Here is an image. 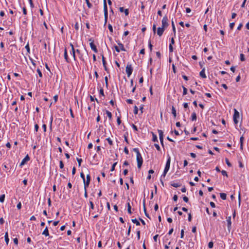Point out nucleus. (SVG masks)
Instances as JSON below:
<instances>
[{
    "label": "nucleus",
    "mask_w": 249,
    "mask_h": 249,
    "mask_svg": "<svg viewBox=\"0 0 249 249\" xmlns=\"http://www.w3.org/2000/svg\"><path fill=\"white\" fill-rule=\"evenodd\" d=\"M165 28H163V27H159L157 29V34L158 36H161L165 30Z\"/></svg>",
    "instance_id": "10"
},
{
    "label": "nucleus",
    "mask_w": 249,
    "mask_h": 249,
    "mask_svg": "<svg viewBox=\"0 0 249 249\" xmlns=\"http://www.w3.org/2000/svg\"><path fill=\"white\" fill-rule=\"evenodd\" d=\"M118 44L120 47V50L123 51H126V50L124 49V45L121 43L120 42H118Z\"/></svg>",
    "instance_id": "17"
},
{
    "label": "nucleus",
    "mask_w": 249,
    "mask_h": 249,
    "mask_svg": "<svg viewBox=\"0 0 249 249\" xmlns=\"http://www.w3.org/2000/svg\"><path fill=\"white\" fill-rule=\"evenodd\" d=\"M5 199V195H2L0 196V202H3Z\"/></svg>",
    "instance_id": "36"
},
{
    "label": "nucleus",
    "mask_w": 249,
    "mask_h": 249,
    "mask_svg": "<svg viewBox=\"0 0 249 249\" xmlns=\"http://www.w3.org/2000/svg\"><path fill=\"white\" fill-rule=\"evenodd\" d=\"M76 53H77L79 55V57L80 59L82 61H83V62H85V60H84V58H83V54H82L81 53V51H80L79 50L77 49V50H76Z\"/></svg>",
    "instance_id": "12"
},
{
    "label": "nucleus",
    "mask_w": 249,
    "mask_h": 249,
    "mask_svg": "<svg viewBox=\"0 0 249 249\" xmlns=\"http://www.w3.org/2000/svg\"><path fill=\"white\" fill-rule=\"evenodd\" d=\"M183 200L186 203L189 201V198L186 196L183 197Z\"/></svg>",
    "instance_id": "56"
},
{
    "label": "nucleus",
    "mask_w": 249,
    "mask_h": 249,
    "mask_svg": "<svg viewBox=\"0 0 249 249\" xmlns=\"http://www.w3.org/2000/svg\"><path fill=\"white\" fill-rule=\"evenodd\" d=\"M126 102L128 103V104H133V101L132 100V99H128L126 100Z\"/></svg>",
    "instance_id": "51"
},
{
    "label": "nucleus",
    "mask_w": 249,
    "mask_h": 249,
    "mask_svg": "<svg viewBox=\"0 0 249 249\" xmlns=\"http://www.w3.org/2000/svg\"><path fill=\"white\" fill-rule=\"evenodd\" d=\"M152 29H153V31L154 33L155 34L156 31V24H154L153 25Z\"/></svg>",
    "instance_id": "59"
},
{
    "label": "nucleus",
    "mask_w": 249,
    "mask_h": 249,
    "mask_svg": "<svg viewBox=\"0 0 249 249\" xmlns=\"http://www.w3.org/2000/svg\"><path fill=\"white\" fill-rule=\"evenodd\" d=\"M220 197L223 200H226L227 198V195L225 193H222L220 194Z\"/></svg>",
    "instance_id": "22"
},
{
    "label": "nucleus",
    "mask_w": 249,
    "mask_h": 249,
    "mask_svg": "<svg viewBox=\"0 0 249 249\" xmlns=\"http://www.w3.org/2000/svg\"><path fill=\"white\" fill-rule=\"evenodd\" d=\"M77 160L78 161L79 166H80L81 162H82V160L81 159L77 158Z\"/></svg>",
    "instance_id": "52"
},
{
    "label": "nucleus",
    "mask_w": 249,
    "mask_h": 249,
    "mask_svg": "<svg viewBox=\"0 0 249 249\" xmlns=\"http://www.w3.org/2000/svg\"><path fill=\"white\" fill-rule=\"evenodd\" d=\"M30 160V158L28 155H27L22 160L21 163H20V166L22 167L23 165H24L27 161H29Z\"/></svg>",
    "instance_id": "9"
},
{
    "label": "nucleus",
    "mask_w": 249,
    "mask_h": 249,
    "mask_svg": "<svg viewBox=\"0 0 249 249\" xmlns=\"http://www.w3.org/2000/svg\"><path fill=\"white\" fill-rule=\"evenodd\" d=\"M74 28L76 30H78L79 29V26L77 22H76L74 25Z\"/></svg>",
    "instance_id": "64"
},
{
    "label": "nucleus",
    "mask_w": 249,
    "mask_h": 249,
    "mask_svg": "<svg viewBox=\"0 0 249 249\" xmlns=\"http://www.w3.org/2000/svg\"><path fill=\"white\" fill-rule=\"evenodd\" d=\"M240 59L241 61H244L245 60V58L244 54L243 53H241L240 55Z\"/></svg>",
    "instance_id": "35"
},
{
    "label": "nucleus",
    "mask_w": 249,
    "mask_h": 249,
    "mask_svg": "<svg viewBox=\"0 0 249 249\" xmlns=\"http://www.w3.org/2000/svg\"><path fill=\"white\" fill-rule=\"evenodd\" d=\"M152 136H153L152 141L154 142H158V141L157 136L153 132H152Z\"/></svg>",
    "instance_id": "23"
},
{
    "label": "nucleus",
    "mask_w": 249,
    "mask_h": 249,
    "mask_svg": "<svg viewBox=\"0 0 249 249\" xmlns=\"http://www.w3.org/2000/svg\"><path fill=\"white\" fill-rule=\"evenodd\" d=\"M104 13L108 12L107 2H105V3H104Z\"/></svg>",
    "instance_id": "33"
},
{
    "label": "nucleus",
    "mask_w": 249,
    "mask_h": 249,
    "mask_svg": "<svg viewBox=\"0 0 249 249\" xmlns=\"http://www.w3.org/2000/svg\"><path fill=\"white\" fill-rule=\"evenodd\" d=\"M42 234L44 235L45 236H49V232L47 227H46L45 230L43 231Z\"/></svg>",
    "instance_id": "15"
},
{
    "label": "nucleus",
    "mask_w": 249,
    "mask_h": 249,
    "mask_svg": "<svg viewBox=\"0 0 249 249\" xmlns=\"http://www.w3.org/2000/svg\"><path fill=\"white\" fill-rule=\"evenodd\" d=\"M172 113L173 114L174 118H176L177 116L176 110L175 107L173 106L172 107Z\"/></svg>",
    "instance_id": "20"
},
{
    "label": "nucleus",
    "mask_w": 249,
    "mask_h": 249,
    "mask_svg": "<svg viewBox=\"0 0 249 249\" xmlns=\"http://www.w3.org/2000/svg\"><path fill=\"white\" fill-rule=\"evenodd\" d=\"M234 112L233 116V121L235 124H237L238 123V120H237L238 118H239V113L238 111L236 109H234Z\"/></svg>",
    "instance_id": "6"
},
{
    "label": "nucleus",
    "mask_w": 249,
    "mask_h": 249,
    "mask_svg": "<svg viewBox=\"0 0 249 249\" xmlns=\"http://www.w3.org/2000/svg\"><path fill=\"white\" fill-rule=\"evenodd\" d=\"M154 146H155V147L156 148L157 150H158V151H160V146H159V145L158 144L155 143L154 144Z\"/></svg>",
    "instance_id": "53"
},
{
    "label": "nucleus",
    "mask_w": 249,
    "mask_h": 249,
    "mask_svg": "<svg viewBox=\"0 0 249 249\" xmlns=\"http://www.w3.org/2000/svg\"><path fill=\"white\" fill-rule=\"evenodd\" d=\"M138 113V108L136 106H135L134 107V113L135 114H137Z\"/></svg>",
    "instance_id": "41"
},
{
    "label": "nucleus",
    "mask_w": 249,
    "mask_h": 249,
    "mask_svg": "<svg viewBox=\"0 0 249 249\" xmlns=\"http://www.w3.org/2000/svg\"><path fill=\"white\" fill-rule=\"evenodd\" d=\"M137 166L138 168H141L143 163V159L141 154L137 155Z\"/></svg>",
    "instance_id": "2"
},
{
    "label": "nucleus",
    "mask_w": 249,
    "mask_h": 249,
    "mask_svg": "<svg viewBox=\"0 0 249 249\" xmlns=\"http://www.w3.org/2000/svg\"><path fill=\"white\" fill-rule=\"evenodd\" d=\"M196 112H194L192 113L191 115V120L192 121H196Z\"/></svg>",
    "instance_id": "19"
},
{
    "label": "nucleus",
    "mask_w": 249,
    "mask_h": 249,
    "mask_svg": "<svg viewBox=\"0 0 249 249\" xmlns=\"http://www.w3.org/2000/svg\"><path fill=\"white\" fill-rule=\"evenodd\" d=\"M80 177L83 179V181H85V178L83 173L82 172L80 173Z\"/></svg>",
    "instance_id": "58"
},
{
    "label": "nucleus",
    "mask_w": 249,
    "mask_h": 249,
    "mask_svg": "<svg viewBox=\"0 0 249 249\" xmlns=\"http://www.w3.org/2000/svg\"><path fill=\"white\" fill-rule=\"evenodd\" d=\"M106 114L107 116V117L109 118V120H111L112 119V113L108 110H106Z\"/></svg>",
    "instance_id": "25"
},
{
    "label": "nucleus",
    "mask_w": 249,
    "mask_h": 249,
    "mask_svg": "<svg viewBox=\"0 0 249 249\" xmlns=\"http://www.w3.org/2000/svg\"><path fill=\"white\" fill-rule=\"evenodd\" d=\"M172 27L173 31L174 34V36H176V28H175V24H174V21H173V20H172Z\"/></svg>",
    "instance_id": "26"
},
{
    "label": "nucleus",
    "mask_w": 249,
    "mask_h": 249,
    "mask_svg": "<svg viewBox=\"0 0 249 249\" xmlns=\"http://www.w3.org/2000/svg\"><path fill=\"white\" fill-rule=\"evenodd\" d=\"M86 0V2L87 4V6L89 8H91L92 7V4L90 3L89 0Z\"/></svg>",
    "instance_id": "37"
},
{
    "label": "nucleus",
    "mask_w": 249,
    "mask_h": 249,
    "mask_svg": "<svg viewBox=\"0 0 249 249\" xmlns=\"http://www.w3.org/2000/svg\"><path fill=\"white\" fill-rule=\"evenodd\" d=\"M4 238H5V242H6V244L8 245V243H9V239L8 238V235L7 232H6L5 233Z\"/></svg>",
    "instance_id": "21"
},
{
    "label": "nucleus",
    "mask_w": 249,
    "mask_h": 249,
    "mask_svg": "<svg viewBox=\"0 0 249 249\" xmlns=\"http://www.w3.org/2000/svg\"><path fill=\"white\" fill-rule=\"evenodd\" d=\"M89 97H90V100L91 102L96 101L97 103H99L98 100L97 98H94V97L92 96L91 95H90Z\"/></svg>",
    "instance_id": "32"
},
{
    "label": "nucleus",
    "mask_w": 249,
    "mask_h": 249,
    "mask_svg": "<svg viewBox=\"0 0 249 249\" xmlns=\"http://www.w3.org/2000/svg\"><path fill=\"white\" fill-rule=\"evenodd\" d=\"M170 162H171V158L170 156H169V157L167 160L166 163V165H165V167L163 173L162 175H161V177H165L166 176V174L169 171V168H170Z\"/></svg>",
    "instance_id": "1"
},
{
    "label": "nucleus",
    "mask_w": 249,
    "mask_h": 249,
    "mask_svg": "<svg viewBox=\"0 0 249 249\" xmlns=\"http://www.w3.org/2000/svg\"><path fill=\"white\" fill-rule=\"evenodd\" d=\"M148 46L150 51L151 52L152 50L153 45L151 44V41L150 40L148 41Z\"/></svg>",
    "instance_id": "44"
},
{
    "label": "nucleus",
    "mask_w": 249,
    "mask_h": 249,
    "mask_svg": "<svg viewBox=\"0 0 249 249\" xmlns=\"http://www.w3.org/2000/svg\"><path fill=\"white\" fill-rule=\"evenodd\" d=\"M108 28L109 30V31L111 32V33H112L113 32V28H112V26L111 24H109L108 25Z\"/></svg>",
    "instance_id": "46"
},
{
    "label": "nucleus",
    "mask_w": 249,
    "mask_h": 249,
    "mask_svg": "<svg viewBox=\"0 0 249 249\" xmlns=\"http://www.w3.org/2000/svg\"><path fill=\"white\" fill-rule=\"evenodd\" d=\"M234 26V23L232 22L230 24V28L231 30H232Z\"/></svg>",
    "instance_id": "57"
},
{
    "label": "nucleus",
    "mask_w": 249,
    "mask_h": 249,
    "mask_svg": "<svg viewBox=\"0 0 249 249\" xmlns=\"http://www.w3.org/2000/svg\"><path fill=\"white\" fill-rule=\"evenodd\" d=\"M227 227L228 230L230 231L231 227V216H228L227 217Z\"/></svg>",
    "instance_id": "11"
},
{
    "label": "nucleus",
    "mask_w": 249,
    "mask_h": 249,
    "mask_svg": "<svg viewBox=\"0 0 249 249\" xmlns=\"http://www.w3.org/2000/svg\"><path fill=\"white\" fill-rule=\"evenodd\" d=\"M90 181V176L89 174L87 175L86 180L85 179V181H84V189L87 188L89 187V183Z\"/></svg>",
    "instance_id": "5"
},
{
    "label": "nucleus",
    "mask_w": 249,
    "mask_h": 249,
    "mask_svg": "<svg viewBox=\"0 0 249 249\" xmlns=\"http://www.w3.org/2000/svg\"><path fill=\"white\" fill-rule=\"evenodd\" d=\"M132 128H133V129L135 130V131H138V128H137V126H136L135 124H132Z\"/></svg>",
    "instance_id": "63"
},
{
    "label": "nucleus",
    "mask_w": 249,
    "mask_h": 249,
    "mask_svg": "<svg viewBox=\"0 0 249 249\" xmlns=\"http://www.w3.org/2000/svg\"><path fill=\"white\" fill-rule=\"evenodd\" d=\"M124 152L127 155L129 154V151H128V149H127V148L126 147H124Z\"/></svg>",
    "instance_id": "62"
},
{
    "label": "nucleus",
    "mask_w": 249,
    "mask_h": 249,
    "mask_svg": "<svg viewBox=\"0 0 249 249\" xmlns=\"http://www.w3.org/2000/svg\"><path fill=\"white\" fill-rule=\"evenodd\" d=\"M213 242L212 241L210 242L209 243V244H208V247H209V248H211H211H212L213 247Z\"/></svg>",
    "instance_id": "49"
},
{
    "label": "nucleus",
    "mask_w": 249,
    "mask_h": 249,
    "mask_svg": "<svg viewBox=\"0 0 249 249\" xmlns=\"http://www.w3.org/2000/svg\"><path fill=\"white\" fill-rule=\"evenodd\" d=\"M102 62H103V66H105V65H107V63L105 60V58L103 55H102Z\"/></svg>",
    "instance_id": "34"
},
{
    "label": "nucleus",
    "mask_w": 249,
    "mask_h": 249,
    "mask_svg": "<svg viewBox=\"0 0 249 249\" xmlns=\"http://www.w3.org/2000/svg\"><path fill=\"white\" fill-rule=\"evenodd\" d=\"M64 58H65L66 61L67 63H70V59L68 57V53H67V51L66 48H65V50H64Z\"/></svg>",
    "instance_id": "13"
},
{
    "label": "nucleus",
    "mask_w": 249,
    "mask_h": 249,
    "mask_svg": "<svg viewBox=\"0 0 249 249\" xmlns=\"http://www.w3.org/2000/svg\"><path fill=\"white\" fill-rule=\"evenodd\" d=\"M125 71L127 77H129L131 75L133 71V68L131 66V65L128 64L126 67Z\"/></svg>",
    "instance_id": "4"
},
{
    "label": "nucleus",
    "mask_w": 249,
    "mask_h": 249,
    "mask_svg": "<svg viewBox=\"0 0 249 249\" xmlns=\"http://www.w3.org/2000/svg\"><path fill=\"white\" fill-rule=\"evenodd\" d=\"M117 162H116L112 164V167L110 169L111 171H113L115 170V166L117 165Z\"/></svg>",
    "instance_id": "40"
},
{
    "label": "nucleus",
    "mask_w": 249,
    "mask_h": 249,
    "mask_svg": "<svg viewBox=\"0 0 249 249\" xmlns=\"http://www.w3.org/2000/svg\"><path fill=\"white\" fill-rule=\"evenodd\" d=\"M106 140L107 141L109 145H113V142L109 138H107Z\"/></svg>",
    "instance_id": "45"
},
{
    "label": "nucleus",
    "mask_w": 249,
    "mask_h": 249,
    "mask_svg": "<svg viewBox=\"0 0 249 249\" xmlns=\"http://www.w3.org/2000/svg\"><path fill=\"white\" fill-rule=\"evenodd\" d=\"M132 222L133 223L136 224V225L137 226H139V225H140V222H139V221H138V220H137V219H136V218H135V219H132Z\"/></svg>",
    "instance_id": "27"
},
{
    "label": "nucleus",
    "mask_w": 249,
    "mask_h": 249,
    "mask_svg": "<svg viewBox=\"0 0 249 249\" xmlns=\"http://www.w3.org/2000/svg\"><path fill=\"white\" fill-rule=\"evenodd\" d=\"M59 164H60V165H59L60 168H61V169L63 168H64V164L62 160L60 161Z\"/></svg>",
    "instance_id": "54"
},
{
    "label": "nucleus",
    "mask_w": 249,
    "mask_h": 249,
    "mask_svg": "<svg viewBox=\"0 0 249 249\" xmlns=\"http://www.w3.org/2000/svg\"><path fill=\"white\" fill-rule=\"evenodd\" d=\"M205 68H203L199 73L200 76L203 78H206V75L205 73Z\"/></svg>",
    "instance_id": "14"
},
{
    "label": "nucleus",
    "mask_w": 249,
    "mask_h": 249,
    "mask_svg": "<svg viewBox=\"0 0 249 249\" xmlns=\"http://www.w3.org/2000/svg\"><path fill=\"white\" fill-rule=\"evenodd\" d=\"M105 81L106 86L107 88L108 87V78H107V76H106L105 77Z\"/></svg>",
    "instance_id": "50"
},
{
    "label": "nucleus",
    "mask_w": 249,
    "mask_h": 249,
    "mask_svg": "<svg viewBox=\"0 0 249 249\" xmlns=\"http://www.w3.org/2000/svg\"><path fill=\"white\" fill-rule=\"evenodd\" d=\"M89 41H90L89 45L90 46L91 49L95 52L97 53L98 51L96 48V46L94 44V41L92 40L91 38H90L89 39Z\"/></svg>",
    "instance_id": "7"
},
{
    "label": "nucleus",
    "mask_w": 249,
    "mask_h": 249,
    "mask_svg": "<svg viewBox=\"0 0 249 249\" xmlns=\"http://www.w3.org/2000/svg\"><path fill=\"white\" fill-rule=\"evenodd\" d=\"M75 53H76V51L75 50L74 47H72V49L71 50V54L73 56V59L74 61L76 60Z\"/></svg>",
    "instance_id": "16"
},
{
    "label": "nucleus",
    "mask_w": 249,
    "mask_h": 249,
    "mask_svg": "<svg viewBox=\"0 0 249 249\" xmlns=\"http://www.w3.org/2000/svg\"><path fill=\"white\" fill-rule=\"evenodd\" d=\"M183 89V95H185L187 94V89L184 86H182Z\"/></svg>",
    "instance_id": "29"
},
{
    "label": "nucleus",
    "mask_w": 249,
    "mask_h": 249,
    "mask_svg": "<svg viewBox=\"0 0 249 249\" xmlns=\"http://www.w3.org/2000/svg\"><path fill=\"white\" fill-rule=\"evenodd\" d=\"M225 161H226V164H227V165L229 166V167H231L232 165L231 164L229 160L227 159V158H226L225 159Z\"/></svg>",
    "instance_id": "39"
},
{
    "label": "nucleus",
    "mask_w": 249,
    "mask_h": 249,
    "mask_svg": "<svg viewBox=\"0 0 249 249\" xmlns=\"http://www.w3.org/2000/svg\"><path fill=\"white\" fill-rule=\"evenodd\" d=\"M169 52L170 53H172L173 52V45H171V44H170L169 46Z\"/></svg>",
    "instance_id": "55"
},
{
    "label": "nucleus",
    "mask_w": 249,
    "mask_h": 249,
    "mask_svg": "<svg viewBox=\"0 0 249 249\" xmlns=\"http://www.w3.org/2000/svg\"><path fill=\"white\" fill-rule=\"evenodd\" d=\"M162 27L166 29L169 26V24L168 23V18L167 16H165L163 17L162 21Z\"/></svg>",
    "instance_id": "3"
},
{
    "label": "nucleus",
    "mask_w": 249,
    "mask_h": 249,
    "mask_svg": "<svg viewBox=\"0 0 249 249\" xmlns=\"http://www.w3.org/2000/svg\"><path fill=\"white\" fill-rule=\"evenodd\" d=\"M91 198L89 199V205H90V209L93 210L94 209V206L93 202L91 200Z\"/></svg>",
    "instance_id": "28"
},
{
    "label": "nucleus",
    "mask_w": 249,
    "mask_h": 249,
    "mask_svg": "<svg viewBox=\"0 0 249 249\" xmlns=\"http://www.w3.org/2000/svg\"><path fill=\"white\" fill-rule=\"evenodd\" d=\"M221 174L223 176H226V177H228V174H227V173L226 171L225 170H222L221 171Z\"/></svg>",
    "instance_id": "48"
},
{
    "label": "nucleus",
    "mask_w": 249,
    "mask_h": 249,
    "mask_svg": "<svg viewBox=\"0 0 249 249\" xmlns=\"http://www.w3.org/2000/svg\"><path fill=\"white\" fill-rule=\"evenodd\" d=\"M178 196L176 195H175L173 197V199L174 201H177L178 200Z\"/></svg>",
    "instance_id": "60"
},
{
    "label": "nucleus",
    "mask_w": 249,
    "mask_h": 249,
    "mask_svg": "<svg viewBox=\"0 0 249 249\" xmlns=\"http://www.w3.org/2000/svg\"><path fill=\"white\" fill-rule=\"evenodd\" d=\"M171 185L174 187L177 188V187H180L181 186V184H179V183H173L171 184Z\"/></svg>",
    "instance_id": "31"
},
{
    "label": "nucleus",
    "mask_w": 249,
    "mask_h": 249,
    "mask_svg": "<svg viewBox=\"0 0 249 249\" xmlns=\"http://www.w3.org/2000/svg\"><path fill=\"white\" fill-rule=\"evenodd\" d=\"M99 94L104 97L105 96L104 89H103L102 88H101V89L99 90Z\"/></svg>",
    "instance_id": "38"
},
{
    "label": "nucleus",
    "mask_w": 249,
    "mask_h": 249,
    "mask_svg": "<svg viewBox=\"0 0 249 249\" xmlns=\"http://www.w3.org/2000/svg\"><path fill=\"white\" fill-rule=\"evenodd\" d=\"M104 17H105L104 25L105 26L107 24V20L108 12L104 13Z\"/></svg>",
    "instance_id": "24"
},
{
    "label": "nucleus",
    "mask_w": 249,
    "mask_h": 249,
    "mask_svg": "<svg viewBox=\"0 0 249 249\" xmlns=\"http://www.w3.org/2000/svg\"><path fill=\"white\" fill-rule=\"evenodd\" d=\"M25 48L26 49L28 53H30V47H29V44H27L25 46Z\"/></svg>",
    "instance_id": "42"
},
{
    "label": "nucleus",
    "mask_w": 249,
    "mask_h": 249,
    "mask_svg": "<svg viewBox=\"0 0 249 249\" xmlns=\"http://www.w3.org/2000/svg\"><path fill=\"white\" fill-rule=\"evenodd\" d=\"M133 151H134L136 153V154L137 155H138V154H141V153H140L139 151V149L137 148H133Z\"/></svg>",
    "instance_id": "47"
},
{
    "label": "nucleus",
    "mask_w": 249,
    "mask_h": 249,
    "mask_svg": "<svg viewBox=\"0 0 249 249\" xmlns=\"http://www.w3.org/2000/svg\"><path fill=\"white\" fill-rule=\"evenodd\" d=\"M124 14H125V16H128V14H129V10H128V9H125L124 10Z\"/></svg>",
    "instance_id": "61"
},
{
    "label": "nucleus",
    "mask_w": 249,
    "mask_h": 249,
    "mask_svg": "<svg viewBox=\"0 0 249 249\" xmlns=\"http://www.w3.org/2000/svg\"><path fill=\"white\" fill-rule=\"evenodd\" d=\"M241 194H240V192H239V194H238V207H239L240 206V205H241Z\"/></svg>",
    "instance_id": "30"
},
{
    "label": "nucleus",
    "mask_w": 249,
    "mask_h": 249,
    "mask_svg": "<svg viewBox=\"0 0 249 249\" xmlns=\"http://www.w3.org/2000/svg\"><path fill=\"white\" fill-rule=\"evenodd\" d=\"M36 71L39 75V76L41 78L42 77V72H41V71L40 70V69H37Z\"/></svg>",
    "instance_id": "43"
},
{
    "label": "nucleus",
    "mask_w": 249,
    "mask_h": 249,
    "mask_svg": "<svg viewBox=\"0 0 249 249\" xmlns=\"http://www.w3.org/2000/svg\"><path fill=\"white\" fill-rule=\"evenodd\" d=\"M127 212L128 213H129V214H131L132 213V212H131V207L130 206V203L129 202H128L127 203Z\"/></svg>",
    "instance_id": "18"
},
{
    "label": "nucleus",
    "mask_w": 249,
    "mask_h": 249,
    "mask_svg": "<svg viewBox=\"0 0 249 249\" xmlns=\"http://www.w3.org/2000/svg\"><path fill=\"white\" fill-rule=\"evenodd\" d=\"M159 139L162 146H163V132L161 130H158Z\"/></svg>",
    "instance_id": "8"
}]
</instances>
